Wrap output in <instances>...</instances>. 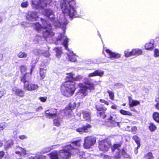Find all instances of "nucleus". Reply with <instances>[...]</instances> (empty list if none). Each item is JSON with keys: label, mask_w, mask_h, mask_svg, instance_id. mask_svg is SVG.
<instances>
[{"label": "nucleus", "mask_w": 159, "mask_h": 159, "mask_svg": "<svg viewBox=\"0 0 159 159\" xmlns=\"http://www.w3.org/2000/svg\"><path fill=\"white\" fill-rule=\"evenodd\" d=\"M80 141H76L72 142V144H68L63 147V149L59 151H54L49 154L51 159H69L71 155L75 154L81 156L84 152L80 151L79 148L81 145Z\"/></svg>", "instance_id": "1"}, {"label": "nucleus", "mask_w": 159, "mask_h": 159, "mask_svg": "<svg viewBox=\"0 0 159 159\" xmlns=\"http://www.w3.org/2000/svg\"><path fill=\"white\" fill-rule=\"evenodd\" d=\"M43 26L39 23H34L33 28L38 32L41 33L44 38L47 40V38L51 37L54 35V33L52 30V27L49 22L44 20H42Z\"/></svg>", "instance_id": "2"}, {"label": "nucleus", "mask_w": 159, "mask_h": 159, "mask_svg": "<svg viewBox=\"0 0 159 159\" xmlns=\"http://www.w3.org/2000/svg\"><path fill=\"white\" fill-rule=\"evenodd\" d=\"M44 16H46L50 19L53 22L54 25L57 27H60L62 28L63 30V34L65 33V30L66 28V26L67 24L66 18L62 15L61 18L59 20H56L54 18V12L50 9H47L44 10L43 13Z\"/></svg>", "instance_id": "3"}, {"label": "nucleus", "mask_w": 159, "mask_h": 159, "mask_svg": "<svg viewBox=\"0 0 159 159\" xmlns=\"http://www.w3.org/2000/svg\"><path fill=\"white\" fill-rule=\"evenodd\" d=\"M74 0H64L61 4V10L65 15L68 16L70 18L75 17L76 11L75 8L71 4V3Z\"/></svg>", "instance_id": "4"}, {"label": "nucleus", "mask_w": 159, "mask_h": 159, "mask_svg": "<svg viewBox=\"0 0 159 159\" xmlns=\"http://www.w3.org/2000/svg\"><path fill=\"white\" fill-rule=\"evenodd\" d=\"M75 85V83L72 80L66 81L61 87V93L66 97L72 96L76 89Z\"/></svg>", "instance_id": "5"}, {"label": "nucleus", "mask_w": 159, "mask_h": 159, "mask_svg": "<svg viewBox=\"0 0 159 159\" xmlns=\"http://www.w3.org/2000/svg\"><path fill=\"white\" fill-rule=\"evenodd\" d=\"M33 68L34 66H32L31 69L30 74L26 73L20 77L21 81L24 83V89L29 91L37 90L39 87L37 84H30L29 82V81L31 79V75Z\"/></svg>", "instance_id": "6"}, {"label": "nucleus", "mask_w": 159, "mask_h": 159, "mask_svg": "<svg viewBox=\"0 0 159 159\" xmlns=\"http://www.w3.org/2000/svg\"><path fill=\"white\" fill-rule=\"evenodd\" d=\"M84 83L85 85L82 84H79L80 87L79 92L78 93V95H81V98H83L87 95L88 93V90L89 89L90 91L93 90L94 89V84L92 83L87 78L84 80Z\"/></svg>", "instance_id": "7"}, {"label": "nucleus", "mask_w": 159, "mask_h": 159, "mask_svg": "<svg viewBox=\"0 0 159 159\" xmlns=\"http://www.w3.org/2000/svg\"><path fill=\"white\" fill-rule=\"evenodd\" d=\"M56 39L57 41H63L62 43L65 49L69 51V53H68L69 60L72 62L75 61L76 60V56L73 53V52L70 51L68 49L67 44L68 42V39L65 35V34H59L58 37L56 38Z\"/></svg>", "instance_id": "8"}, {"label": "nucleus", "mask_w": 159, "mask_h": 159, "mask_svg": "<svg viewBox=\"0 0 159 159\" xmlns=\"http://www.w3.org/2000/svg\"><path fill=\"white\" fill-rule=\"evenodd\" d=\"M117 118V115L115 114L107 116L105 122V125L108 127H113L115 126H119V122H116L115 120Z\"/></svg>", "instance_id": "9"}, {"label": "nucleus", "mask_w": 159, "mask_h": 159, "mask_svg": "<svg viewBox=\"0 0 159 159\" xmlns=\"http://www.w3.org/2000/svg\"><path fill=\"white\" fill-rule=\"evenodd\" d=\"M51 2L50 0H32V7L33 8H43Z\"/></svg>", "instance_id": "10"}, {"label": "nucleus", "mask_w": 159, "mask_h": 159, "mask_svg": "<svg viewBox=\"0 0 159 159\" xmlns=\"http://www.w3.org/2000/svg\"><path fill=\"white\" fill-rule=\"evenodd\" d=\"M84 147L85 148L88 149L94 145L96 143L95 138L92 136L85 137L84 139Z\"/></svg>", "instance_id": "11"}, {"label": "nucleus", "mask_w": 159, "mask_h": 159, "mask_svg": "<svg viewBox=\"0 0 159 159\" xmlns=\"http://www.w3.org/2000/svg\"><path fill=\"white\" fill-rule=\"evenodd\" d=\"M110 146V143L107 140H102L99 142V149L104 152L108 151Z\"/></svg>", "instance_id": "12"}, {"label": "nucleus", "mask_w": 159, "mask_h": 159, "mask_svg": "<svg viewBox=\"0 0 159 159\" xmlns=\"http://www.w3.org/2000/svg\"><path fill=\"white\" fill-rule=\"evenodd\" d=\"M46 116L49 118H55L58 117L57 110L55 108H51L45 111Z\"/></svg>", "instance_id": "13"}, {"label": "nucleus", "mask_w": 159, "mask_h": 159, "mask_svg": "<svg viewBox=\"0 0 159 159\" xmlns=\"http://www.w3.org/2000/svg\"><path fill=\"white\" fill-rule=\"evenodd\" d=\"M97 110L98 111L97 115L98 116H100L104 118L107 117L105 115V112L107 110V108L103 106L96 107Z\"/></svg>", "instance_id": "14"}, {"label": "nucleus", "mask_w": 159, "mask_h": 159, "mask_svg": "<svg viewBox=\"0 0 159 159\" xmlns=\"http://www.w3.org/2000/svg\"><path fill=\"white\" fill-rule=\"evenodd\" d=\"M106 51L108 54V57L111 59H117L120 57V54L116 52H113L109 49H106Z\"/></svg>", "instance_id": "15"}, {"label": "nucleus", "mask_w": 159, "mask_h": 159, "mask_svg": "<svg viewBox=\"0 0 159 159\" xmlns=\"http://www.w3.org/2000/svg\"><path fill=\"white\" fill-rule=\"evenodd\" d=\"M26 18L29 20L33 21L38 17V14L35 12L29 11L26 16Z\"/></svg>", "instance_id": "16"}, {"label": "nucleus", "mask_w": 159, "mask_h": 159, "mask_svg": "<svg viewBox=\"0 0 159 159\" xmlns=\"http://www.w3.org/2000/svg\"><path fill=\"white\" fill-rule=\"evenodd\" d=\"M91 127V125L89 124H86L85 125H84L82 127L76 129L77 132H79L80 134H83L84 132H86L87 131L88 129H90Z\"/></svg>", "instance_id": "17"}, {"label": "nucleus", "mask_w": 159, "mask_h": 159, "mask_svg": "<svg viewBox=\"0 0 159 159\" xmlns=\"http://www.w3.org/2000/svg\"><path fill=\"white\" fill-rule=\"evenodd\" d=\"M15 153L20 156L25 155L26 154V151L19 146H17L15 148Z\"/></svg>", "instance_id": "18"}, {"label": "nucleus", "mask_w": 159, "mask_h": 159, "mask_svg": "<svg viewBox=\"0 0 159 159\" xmlns=\"http://www.w3.org/2000/svg\"><path fill=\"white\" fill-rule=\"evenodd\" d=\"M104 74V72L102 70H96L93 72L89 74L88 75V77L89 78L97 76L102 77L103 75Z\"/></svg>", "instance_id": "19"}, {"label": "nucleus", "mask_w": 159, "mask_h": 159, "mask_svg": "<svg viewBox=\"0 0 159 159\" xmlns=\"http://www.w3.org/2000/svg\"><path fill=\"white\" fill-rule=\"evenodd\" d=\"M82 113L83 117L84 120L88 121L91 120V113L90 112L83 111Z\"/></svg>", "instance_id": "20"}, {"label": "nucleus", "mask_w": 159, "mask_h": 159, "mask_svg": "<svg viewBox=\"0 0 159 159\" xmlns=\"http://www.w3.org/2000/svg\"><path fill=\"white\" fill-rule=\"evenodd\" d=\"M129 105L130 107L135 106L140 104V102L139 101L133 100L131 97H129Z\"/></svg>", "instance_id": "21"}, {"label": "nucleus", "mask_w": 159, "mask_h": 159, "mask_svg": "<svg viewBox=\"0 0 159 159\" xmlns=\"http://www.w3.org/2000/svg\"><path fill=\"white\" fill-rule=\"evenodd\" d=\"M13 91L15 92L16 95L20 97H23L24 96V92L21 89L15 88L13 89Z\"/></svg>", "instance_id": "22"}, {"label": "nucleus", "mask_w": 159, "mask_h": 159, "mask_svg": "<svg viewBox=\"0 0 159 159\" xmlns=\"http://www.w3.org/2000/svg\"><path fill=\"white\" fill-rule=\"evenodd\" d=\"M121 155H122L125 158H129L130 157V156L127 154L123 149L118 153L117 156L116 157V158L120 157Z\"/></svg>", "instance_id": "23"}, {"label": "nucleus", "mask_w": 159, "mask_h": 159, "mask_svg": "<svg viewBox=\"0 0 159 159\" xmlns=\"http://www.w3.org/2000/svg\"><path fill=\"white\" fill-rule=\"evenodd\" d=\"M132 53L133 55L138 56L142 54V51L139 48L134 49L132 50Z\"/></svg>", "instance_id": "24"}, {"label": "nucleus", "mask_w": 159, "mask_h": 159, "mask_svg": "<svg viewBox=\"0 0 159 159\" xmlns=\"http://www.w3.org/2000/svg\"><path fill=\"white\" fill-rule=\"evenodd\" d=\"M29 158L30 159H45V156L43 155L37 154L35 157L30 156Z\"/></svg>", "instance_id": "25"}, {"label": "nucleus", "mask_w": 159, "mask_h": 159, "mask_svg": "<svg viewBox=\"0 0 159 159\" xmlns=\"http://www.w3.org/2000/svg\"><path fill=\"white\" fill-rule=\"evenodd\" d=\"M152 116L154 120L157 123H159V113L155 112L153 113Z\"/></svg>", "instance_id": "26"}, {"label": "nucleus", "mask_w": 159, "mask_h": 159, "mask_svg": "<svg viewBox=\"0 0 159 159\" xmlns=\"http://www.w3.org/2000/svg\"><path fill=\"white\" fill-rule=\"evenodd\" d=\"M145 49L148 50H151L153 48V43H148L145 44Z\"/></svg>", "instance_id": "27"}, {"label": "nucleus", "mask_w": 159, "mask_h": 159, "mask_svg": "<svg viewBox=\"0 0 159 159\" xmlns=\"http://www.w3.org/2000/svg\"><path fill=\"white\" fill-rule=\"evenodd\" d=\"M57 117V118L55 119L54 120V124L57 126H59L60 125L61 119L58 116V117Z\"/></svg>", "instance_id": "28"}, {"label": "nucleus", "mask_w": 159, "mask_h": 159, "mask_svg": "<svg viewBox=\"0 0 159 159\" xmlns=\"http://www.w3.org/2000/svg\"><path fill=\"white\" fill-rule=\"evenodd\" d=\"M157 127L153 123L149 124V128L151 132L155 131L157 129Z\"/></svg>", "instance_id": "29"}, {"label": "nucleus", "mask_w": 159, "mask_h": 159, "mask_svg": "<svg viewBox=\"0 0 159 159\" xmlns=\"http://www.w3.org/2000/svg\"><path fill=\"white\" fill-rule=\"evenodd\" d=\"M133 139L135 141V142L137 144V148H139L140 147V139L137 136L134 135L133 136Z\"/></svg>", "instance_id": "30"}, {"label": "nucleus", "mask_w": 159, "mask_h": 159, "mask_svg": "<svg viewBox=\"0 0 159 159\" xmlns=\"http://www.w3.org/2000/svg\"><path fill=\"white\" fill-rule=\"evenodd\" d=\"M46 72V69H44L43 68H40V75L42 79H44L45 76V73Z\"/></svg>", "instance_id": "31"}, {"label": "nucleus", "mask_w": 159, "mask_h": 159, "mask_svg": "<svg viewBox=\"0 0 159 159\" xmlns=\"http://www.w3.org/2000/svg\"><path fill=\"white\" fill-rule=\"evenodd\" d=\"M154 157L151 152H149L146 154L144 157V159H152Z\"/></svg>", "instance_id": "32"}, {"label": "nucleus", "mask_w": 159, "mask_h": 159, "mask_svg": "<svg viewBox=\"0 0 159 159\" xmlns=\"http://www.w3.org/2000/svg\"><path fill=\"white\" fill-rule=\"evenodd\" d=\"M54 50L56 52L57 56L58 57H59L62 53V50L61 48H54Z\"/></svg>", "instance_id": "33"}, {"label": "nucleus", "mask_w": 159, "mask_h": 159, "mask_svg": "<svg viewBox=\"0 0 159 159\" xmlns=\"http://www.w3.org/2000/svg\"><path fill=\"white\" fill-rule=\"evenodd\" d=\"M13 144L12 142L11 141H9L7 142L5 144V148L6 149H7L10 148Z\"/></svg>", "instance_id": "34"}, {"label": "nucleus", "mask_w": 159, "mask_h": 159, "mask_svg": "<svg viewBox=\"0 0 159 159\" xmlns=\"http://www.w3.org/2000/svg\"><path fill=\"white\" fill-rule=\"evenodd\" d=\"M120 113L123 115L132 116V114L129 111H125L123 110H120Z\"/></svg>", "instance_id": "35"}, {"label": "nucleus", "mask_w": 159, "mask_h": 159, "mask_svg": "<svg viewBox=\"0 0 159 159\" xmlns=\"http://www.w3.org/2000/svg\"><path fill=\"white\" fill-rule=\"evenodd\" d=\"M72 110L69 107L68 108H66L64 110V113L67 116H70L71 114Z\"/></svg>", "instance_id": "36"}, {"label": "nucleus", "mask_w": 159, "mask_h": 159, "mask_svg": "<svg viewBox=\"0 0 159 159\" xmlns=\"http://www.w3.org/2000/svg\"><path fill=\"white\" fill-rule=\"evenodd\" d=\"M107 92L109 94L110 98L112 100H114V93L112 91L109 90H107Z\"/></svg>", "instance_id": "37"}, {"label": "nucleus", "mask_w": 159, "mask_h": 159, "mask_svg": "<svg viewBox=\"0 0 159 159\" xmlns=\"http://www.w3.org/2000/svg\"><path fill=\"white\" fill-rule=\"evenodd\" d=\"M66 75H67L66 77L69 79L72 80H73V78L74 77H73V76L74 75V74L72 72L71 73H67Z\"/></svg>", "instance_id": "38"}, {"label": "nucleus", "mask_w": 159, "mask_h": 159, "mask_svg": "<svg viewBox=\"0 0 159 159\" xmlns=\"http://www.w3.org/2000/svg\"><path fill=\"white\" fill-rule=\"evenodd\" d=\"M125 56V57H128L133 55L132 53V51L129 52L128 50H126L124 52Z\"/></svg>", "instance_id": "39"}, {"label": "nucleus", "mask_w": 159, "mask_h": 159, "mask_svg": "<svg viewBox=\"0 0 159 159\" xmlns=\"http://www.w3.org/2000/svg\"><path fill=\"white\" fill-rule=\"evenodd\" d=\"M18 57L20 58H25L27 57V54L24 52H20L18 54Z\"/></svg>", "instance_id": "40"}, {"label": "nucleus", "mask_w": 159, "mask_h": 159, "mask_svg": "<svg viewBox=\"0 0 159 159\" xmlns=\"http://www.w3.org/2000/svg\"><path fill=\"white\" fill-rule=\"evenodd\" d=\"M120 146V145L119 144H114L111 148L112 151L114 152L116 149H118V148Z\"/></svg>", "instance_id": "41"}, {"label": "nucleus", "mask_w": 159, "mask_h": 159, "mask_svg": "<svg viewBox=\"0 0 159 159\" xmlns=\"http://www.w3.org/2000/svg\"><path fill=\"white\" fill-rule=\"evenodd\" d=\"M76 106V103L75 102H73L70 103L69 107L71 109L73 110L75 107Z\"/></svg>", "instance_id": "42"}, {"label": "nucleus", "mask_w": 159, "mask_h": 159, "mask_svg": "<svg viewBox=\"0 0 159 159\" xmlns=\"http://www.w3.org/2000/svg\"><path fill=\"white\" fill-rule=\"evenodd\" d=\"M154 56L156 57H159V50L158 49L156 48L154 49Z\"/></svg>", "instance_id": "43"}, {"label": "nucleus", "mask_w": 159, "mask_h": 159, "mask_svg": "<svg viewBox=\"0 0 159 159\" xmlns=\"http://www.w3.org/2000/svg\"><path fill=\"white\" fill-rule=\"evenodd\" d=\"M155 102L157 103L155 105V107L156 109L159 110V97L155 99Z\"/></svg>", "instance_id": "44"}, {"label": "nucleus", "mask_w": 159, "mask_h": 159, "mask_svg": "<svg viewBox=\"0 0 159 159\" xmlns=\"http://www.w3.org/2000/svg\"><path fill=\"white\" fill-rule=\"evenodd\" d=\"M28 6V2L27 1L23 2L21 4V6L22 7L25 8Z\"/></svg>", "instance_id": "45"}, {"label": "nucleus", "mask_w": 159, "mask_h": 159, "mask_svg": "<svg viewBox=\"0 0 159 159\" xmlns=\"http://www.w3.org/2000/svg\"><path fill=\"white\" fill-rule=\"evenodd\" d=\"M131 132L134 134L136 133L137 131V128L136 126H133L131 128Z\"/></svg>", "instance_id": "46"}, {"label": "nucleus", "mask_w": 159, "mask_h": 159, "mask_svg": "<svg viewBox=\"0 0 159 159\" xmlns=\"http://www.w3.org/2000/svg\"><path fill=\"white\" fill-rule=\"evenodd\" d=\"M82 76L80 75H78L76 77L73 78V80L74 81H79L82 79Z\"/></svg>", "instance_id": "47"}, {"label": "nucleus", "mask_w": 159, "mask_h": 159, "mask_svg": "<svg viewBox=\"0 0 159 159\" xmlns=\"http://www.w3.org/2000/svg\"><path fill=\"white\" fill-rule=\"evenodd\" d=\"M6 127V123H2L0 124V131L3 130Z\"/></svg>", "instance_id": "48"}, {"label": "nucleus", "mask_w": 159, "mask_h": 159, "mask_svg": "<svg viewBox=\"0 0 159 159\" xmlns=\"http://www.w3.org/2000/svg\"><path fill=\"white\" fill-rule=\"evenodd\" d=\"M52 149V148L50 147L45 148L43 149V152L44 153L50 151Z\"/></svg>", "instance_id": "49"}, {"label": "nucleus", "mask_w": 159, "mask_h": 159, "mask_svg": "<svg viewBox=\"0 0 159 159\" xmlns=\"http://www.w3.org/2000/svg\"><path fill=\"white\" fill-rule=\"evenodd\" d=\"M26 70V68L25 66H21L20 71L22 74H24Z\"/></svg>", "instance_id": "50"}, {"label": "nucleus", "mask_w": 159, "mask_h": 159, "mask_svg": "<svg viewBox=\"0 0 159 159\" xmlns=\"http://www.w3.org/2000/svg\"><path fill=\"white\" fill-rule=\"evenodd\" d=\"M5 93L6 91L4 89H2L0 91V98L3 96Z\"/></svg>", "instance_id": "51"}, {"label": "nucleus", "mask_w": 159, "mask_h": 159, "mask_svg": "<svg viewBox=\"0 0 159 159\" xmlns=\"http://www.w3.org/2000/svg\"><path fill=\"white\" fill-rule=\"evenodd\" d=\"M43 54L44 56L46 57H48L50 55L49 52L48 51H46L43 52Z\"/></svg>", "instance_id": "52"}, {"label": "nucleus", "mask_w": 159, "mask_h": 159, "mask_svg": "<svg viewBox=\"0 0 159 159\" xmlns=\"http://www.w3.org/2000/svg\"><path fill=\"white\" fill-rule=\"evenodd\" d=\"M47 98L46 97H40L39 98V99L41 101L44 102L46 101Z\"/></svg>", "instance_id": "53"}, {"label": "nucleus", "mask_w": 159, "mask_h": 159, "mask_svg": "<svg viewBox=\"0 0 159 159\" xmlns=\"http://www.w3.org/2000/svg\"><path fill=\"white\" fill-rule=\"evenodd\" d=\"M100 101L101 102L105 103V104L107 105H109V102L107 101L104 99H100Z\"/></svg>", "instance_id": "54"}, {"label": "nucleus", "mask_w": 159, "mask_h": 159, "mask_svg": "<svg viewBox=\"0 0 159 159\" xmlns=\"http://www.w3.org/2000/svg\"><path fill=\"white\" fill-rule=\"evenodd\" d=\"M19 138L21 139H24L27 138L26 136L25 135H21L19 136Z\"/></svg>", "instance_id": "55"}, {"label": "nucleus", "mask_w": 159, "mask_h": 159, "mask_svg": "<svg viewBox=\"0 0 159 159\" xmlns=\"http://www.w3.org/2000/svg\"><path fill=\"white\" fill-rule=\"evenodd\" d=\"M4 155V152L3 151L0 152V158L2 157Z\"/></svg>", "instance_id": "56"}, {"label": "nucleus", "mask_w": 159, "mask_h": 159, "mask_svg": "<svg viewBox=\"0 0 159 159\" xmlns=\"http://www.w3.org/2000/svg\"><path fill=\"white\" fill-rule=\"evenodd\" d=\"M111 109H117V106L115 104H114L113 105H112L111 107Z\"/></svg>", "instance_id": "57"}, {"label": "nucleus", "mask_w": 159, "mask_h": 159, "mask_svg": "<svg viewBox=\"0 0 159 159\" xmlns=\"http://www.w3.org/2000/svg\"><path fill=\"white\" fill-rule=\"evenodd\" d=\"M110 157L108 156H105L104 157L105 159H109L110 158Z\"/></svg>", "instance_id": "58"}, {"label": "nucleus", "mask_w": 159, "mask_h": 159, "mask_svg": "<svg viewBox=\"0 0 159 159\" xmlns=\"http://www.w3.org/2000/svg\"><path fill=\"white\" fill-rule=\"evenodd\" d=\"M130 127L129 126H127L126 128H125V129L127 131H129L130 130Z\"/></svg>", "instance_id": "59"}, {"label": "nucleus", "mask_w": 159, "mask_h": 159, "mask_svg": "<svg viewBox=\"0 0 159 159\" xmlns=\"http://www.w3.org/2000/svg\"><path fill=\"white\" fill-rule=\"evenodd\" d=\"M139 148H137H137H135V154H137L138 152V150H137V149H138Z\"/></svg>", "instance_id": "60"}, {"label": "nucleus", "mask_w": 159, "mask_h": 159, "mask_svg": "<svg viewBox=\"0 0 159 159\" xmlns=\"http://www.w3.org/2000/svg\"><path fill=\"white\" fill-rule=\"evenodd\" d=\"M43 109L42 107L41 106L39 107L37 109V110L38 111L39 110H42Z\"/></svg>", "instance_id": "61"}, {"label": "nucleus", "mask_w": 159, "mask_h": 159, "mask_svg": "<svg viewBox=\"0 0 159 159\" xmlns=\"http://www.w3.org/2000/svg\"><path fill=\"white\" fill-rule=\"evenodd\" d=\"M3 143L1 141H0V147L2 145Z\"/></svg>", "instance_id": "62"}, {"label": "nucleus", "mask_w": 159, "mask_h": 159, "mask_svg": "<svg viewBox=\"0 0 159 159\" xmlns=\"http://www.w3.org/2000/svg\"><path fill=\"white\" fill-rule=\"evenodd\" d=\"M37 51V50H34V53L35 54V55H38V52L37 53H35V51Z\"/></svg>", "instance_id": "63"}, {"label": "nucleus", "mask_w": 159, "mask_h": 159, "mask_svg": "<svg viewBox=\"0 0 159 159\" xmlns=\"http://www.w3.org/2000/svg\"><path fill=\"white\" fill-rule=\"evenodd\" d=\"M2 55L1 54H0V59L2 58Z\"/></svg>", "instance_id": "64"}]
</instances>
